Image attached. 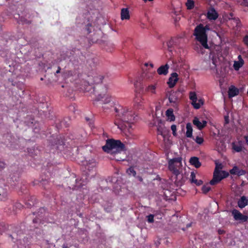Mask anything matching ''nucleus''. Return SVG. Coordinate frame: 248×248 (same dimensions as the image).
<instances>
[{
  "mask_svg": "<svg viewBox=\"0 0 248 248\" xmlns=\"http://www.w3.org/2000/svg\"><path fill=\"white\" fill-rule=\"evenodd\" d=\"M224 232H225L223 230H220V229H219L218 230V233L219 234H222L224 233Z\"/></svg>",
  "mask_w": 248,
  "mask_h": 248,
  "instance_id": "nucleus-59",
  "label": "nucleus"
},
{
  "mask_svg": "<svg viewBox=\"0 0 248 248\" xmlns=\"http://www.w3.org/2000/svg\"><path fill=\"white\" fill-rule=\"evenodd\" d=\"M12 82V85L14 86H16V87H18V83H17L16 82H14L13 81H11Z\"/></svg>",
  "mask_w": 248,
  "mask_h": 248,
  "instance_id": "nucleus-57",
  "label": "nucleus"
},
{
  "mask_svg": "<svg viewBox=\"0 0 248 248\" xmlns=\"http://www.w3.org/2000/svg\"><path fill=\"white\" fill-rule=\"evenodd\" d=\"M126 172L129 175H133V176H136V172L134 170V169L132 167H129L127 170Z\"/></svg>",
  "mask_w": 248,
  "mask_h": 248,
  "instance_id": "nucleus-33",
  "label": "nucleus"
},
{
  "mask_svg": "<svg viewBox=\"0 0 248 248\" xmlns=\"http://www.w3.org/2000/svg\"><path fill=\"white\" fill-rule=\"evenodd\" d=\"M104 78V77L101 75H99L94 77V81L97 83L99 84L100 83L102 82V80Z\"/></svg>",
  "mask_w": 248,
  "mask_h": 248,
  "instance_id": "nucleus-36",
  "label": "nucleus"
},
{
  "mask_svg": "<svg viewBox=\"0 0 248 248\" xmlns=\"http://www.w3.org/2000/svg\"><path fill=\"white\" fill-rule=\"evenodd\" d=\"M155 85H149L147 88V90L148 91H150L152 93H155Z\"/></svg>",
  "mask_w": 248,
  "mask_h": 248,
  "instance_id": "nucleus-46",
  "label": "nucleus"
},
{
  "mask_svg": "<svg viewBox=\"0 0 248 248\" xmlns=\"http://www.w3.org/2000/svg\"><path fill=\"white\" fill-rule=\"evenodd\" d=\"M189 99L192 101V105L195 109L200 108V104H197V97L195 92H191L189 93Z\"/></svg>",
  "mask_w": 248,
  "mask_h": 248,
  "instance_id": "nucleus-14",
  "label": "nucleus"
},
{
  "mask_svg": "<svg viewBox=\"0 0 248 248\" xmlns=\"http://www.w3.org/2000/svg\"><path fill=\"white\" fill-rule=\"evenodd\" d=\"M239 93V89L234 86L232 85L229 89L228 95L230 98L237 95Z\"/></svg>",
  "mask_w": 248,
  "mask_h": 248,
  "instance_id": "nucleus-18",
  "label": "nucleus"
},
{
  "mask_svg": "<svg viewBox=\"0 0 248 248\" xmlns=\"http://www.w3.org/2000/svg\"><path fill=\"white\" fill-rule=\"evenodd\" d=\"M193 139L195 141V142L199 144H202L204 140L202 138L199 136H197L195 139L194 138Z\"/></svg>",
  "mask_w": 248,
  "mask_h": 248,
  "instance_id": "nucleus-41",
  "label": "nucleus"
},
{
  "mask_svg": "<svg viewBox=\"0 0 248 248\" xmlns=\"http://www.w3.org/2000/svg\"><path fill=\"white\" fill-rule=\"evenodd\" d=\"M193 124L196 125L199 129L202 130L203 129L202 126V123L199 121V119L197 117H195L193 120Z\"/></svg>",
  "mask_w": 248,
  "mask_h": 248,
  "instance_id": "nucleus-31",
  "label": "nucleus"
},
{
  "mask_svg": "<svg viewBox=\"0 0 248 248\" xmlns=\"http://www.w3.org/2000/svg\"><path fill=\"white\" fill-rule=\"evenodd\" d=\"M134 107L136 109L141 108L143 104V99L140 93H137L134 99Z\"/></svg>",
  "mask_w": 248,
  "mask_h": 248,
  "instance_id": "nucleus-13",
  "label": "nucleus"
},
{
  "mask_svg": "<svg viewBox=\"0 0 248 248\" xmlns=\"http://www.w3.org/2000/svg\"><path fill=\"white\" fill-rule=\"evenodd\" d=\"M8 193L6 188L0 187V200H5L7 199Z\"/></svg>",
  "mask_w": 248,
  "mask_h": 248,
  "instance_id": "nucleus-26",
  "label": "nucleus"
},
{
  "mask_svg": "<svg viewBox=\"0 0 248 248\" xmlns=\"http://www.w3.org/2000/svg\"><path fill=\"white\" fill-rule=\"evenodd\" d=\"M178 75L176 72H173L170 74V77L169 78L167 84L170 88H173L178 81Z\"/></svg>",
  "mask_w": 248,
  "mask_h": 248,
  "instance_id": "nucleus-10",
  "label": "nucleus"
},
{
  "mask_svg": "<svg viewBox=\"0 0 248 248\" xmlns=\"http://www.w3.org/2000/svg\"><path fill=\"white\" fill-rule=\"evenodd\" d=\"M21 13H24V16L28 17V18H31V15L30 14V12L28 10L25 9Z\"/></svg>",
  "mask_w": 248,
  "mask_h": 248,
  "instance_id": "nucleus-45",
  "label": "nucleus"
},
{
  "mask_svg": "<svg viewBox=\"0 0 248 248\" xmlns=\"http://www.w3.org/2000/svg\"><path fill=\"white\" fill-rule=\"evenodd\" d=\"M46 213V209L44 207H42L39 209L38 211L36 213L37 216L40 218L44 217Z\"/></svg>",
  "mask_w": 248,
  "mask_h": 248,
  "instance_id": "nucleus-30",
  "label": "nucleus"
},
{
  "mask_svg": "<svg viewBox=\"0 0 248 248\" xmlns=\"http://www.w3.org/2000/svg\"><path fill=\"white\" fill-rule=\"evenodd\" d=\"M5 226L3 224H0V234H1L6 230Z\"/></svg>",
  "mask_w": 248,
  "mask_h": 248,
  "instance_id": "nucleus-48",
  "label": "nucleus"
},
{
  "mask_svg": "<svg viewBox=\"0 0 248 248\" xmlns=\"http://www.w3.org/2000/svg\"><path fill=\"white\" fill-rule=\"evenodd\" d=\"M32 222L34 224L38 223L41 222V219L40 217H38L37 216L36 218H34L32 220Z\"/></svg>",
  "mask_w": 248,
  "mask_h": 248,
  "instance_id": "nucleus-50",
  "label": "nucleus"
},
{
  "mask_svg": "<svg viewBox=\"0 0 248 248\" xmlns=\"http://www.w3.org/2000/svg\"><path fill=\"white\" fill-rule=\"evenodd\" d=\"M219 169H222L221 164H219L218 166L216 165L213 173V179L210 182L211 185H215L220 182L222 179L221 171L219 170Z\"/></svg>",
  "mask_w": 248,
  "mask_h": 248,
  "instance_id": "nucleus-7",
  "label": "nucleus"
},
{
  "mask_svg": "<svg viewBox=\"0 0 248 248\" xmlns=\"http://www.w3.org/2000/svg\"><path fill=\"white\" fill-rule=\"evenodd\" d=\"M121 17L122 20H127L130 18L129 12L128 8L122 9L121 12Z\"/></svg>",
  "mask_w": 248,
  "mask_h": 248,
  "instance_id": "nucleus-23",
  "label": "nucleus"
},
{
  "mask_svg": "<svg viewBox=\"0 0 248 248\" xmlns=\"http://www.w3.org/2000/svg\"><path fill=\"white\" fill-rule=\"evenodd\" d=\"M65 125V127H67V126L66 125V124L65 121H63L61 122V126Z\"/></svg>",
  "mask_w": 248,
  "mask_h": 248,
  "instance_id": "nucleus-61",
  "label": "nucleus"
},
{
  "mask_svg": "<svg viewBox=\"0 0 248 248\" xmlns=\"http://www.w3.org/2000/svg\"><path fill=\"white\" fill-rule=\"evenodd\" d=\"M103 150L111 155H116L125 150V145L119 140L108 139L105 145L102 147Z\"/></svg>",
  "mask_w": 248,
  "mask_h": 248,
  "instance_id": "nucleus-4",
  "label": "nucleus"
},
{
  "mask_svg": "<svg viewBox=\"0 0 248 248\" xmlns=\"http://www.w3.org/2000/svg\"><path fill=\"white\" fill-rule=\"evenodd\" d=\"M80 54V51L78 49L74 48L71 50L61 52L60 54V57L61 59L63 60H66L67 59H69V60H70V58L72 56L71 55H76L77 56H78Z\"/></svg>",
  "mask_w": 248,
  "mask_h": 248,
  "instance_id": "nucleus-8",
  "label": "nucleus"
},
{
  "mask_svg": "<svg viewBox=\"0 0 248 248\" xmlns=\"http://www.w3.org/2000/svg\"><path fill=\"white\" fill-rule=\"evenodd\" d=\"M210 189L211 187L209 186H207L205 185L203 186L202 188V193L204 194H206L208 193L210 190Z\"/></svg>",
  "mask_w": 248,
  "mask_h": 248,
  "instance_id": "nucleus-39",
  "label": "nucleus"
},
{
  "mask_svg": "<svg viewBox=\"0 0 248 248\" xmlns=\"http://www.w3.org/2000/svg\"><path fill=\"white\" fill-rule=\"evenodd\" d=\"M70 61L74 65H77L79 63L80 61L81 60V57L82 56V53L80 51V55L77 56L76 55H71Z\"/></svg>",
  "mask_w": 248,
  "mask_h": 248,
  "instance_id": "nucleus-20",
  "label": "nucleus"
},
{
  "mask_svg": "<svg viewBox=\"0 0 248 248\" xmlns=\"http://www.w3.org/2000/svg\"><path fill=\"white\" fill-rule=\"evenodd\" d=\"M189 162L191 165L194 166L196 168H199L201 166V163L199 161V158L193 156L190 158Z\"/></svg>",
  "mask_w": 248,
  "mask_h": 248,
  "instance_id": "nucleus-22",
  "label": "nucleus"
},
{
  "mask_svg": "<svg viewBox=\"0 0 248 248\" xmlns=\"http://www.w3.org/2000/svg\"><path fill=\"white\" fill-rule=\"evenodd\" d=\"M5 163L3 161H0V171L5 168Z\"/></svg>",
  "mask_w": 248,
  "mask_h": 248,
  "instance_id": "nucleus-49",
  "label": "nucleus"
},
{
  "mask_svg": "<svg viewBox=\"0 0 248 248\" xmlns=\"http://www.w3.org/2000/svg\"><path fill=\"white\" fill-rule=\"evenodd\" d=\"M23 86V84H21L18 83V87H17L18 88H20L21 90L22 89V87Z\"/></svg>",
  "mask_w": 248,
  "mask_h": 248,
  "instance_id": "nucleus-62",
  "label": "nucleus"
},
{
  "mask_svg": "<svg viewBox=\"0 0 248 248\" xmlns=\"http://www.w3.org/2000/svg\"><path fill=\"white\" fill-rule=\"evenodd\" d=\"M221 177H222V179L223 178H227L229 175V173L226 171L223 170L221 171Z\"/></svg>",
  "mask_w": 248,
  "mask_h": 248,
  "instance_id": "nucleus-47",
  "label": "nucleus"
},
{
  "mask_svg": "<svg viewBox=\"0 0 248 248\" xmlns=\"http://www.w3.org/2000/svg\"><path fill=\"white\" fill-rule=\"evenodd\" d=\"M178 39L175 38H171L167 43L168 50L169 51H172L175 46H176L178 43Z\"/></svg>",
  "mask_w": 248,
  "mask_h": 248,
  "instance_id": "nucleus-15",
  "label": "nucleus"
},
{
  "mask_svg": "<svg viewBox=\"0 0 248 248\" xmlns=\"http://www.w3.org/2000/svg\"><path fill=\"white\" fill-rule=\"evenodd\" d=\"M207 122L205 120L202 121V126H203V128L205 127L206 125Z\"/></svg>",
  "mask_w": 248,
  "mask_h": 248,
  "instance_id": "nucleus-54",
  "label": "nucleus"
},
{
  "mask_svg": "<svg viewBox=\"0 0 248 248\" xmlns=\"http://www.w3.org/2000/svg\"><path fill=\"white\" fill-rule=\"evenodd\" d=\"M190 181L191 183H194L197 186H200L203 184V181L202 180L196 179V175L194 172H191V173Z\"/></svg>",
  "mask_w": 248,
  "mask_h": 248,
  "instance_id": "nucleus-21",
  "label": "nucleus"
},
{
  "mask_svg": "<svg viewBox=\"0 0 248 248\" xmlns=\"http://www.w3.org/2000/svg\"><path fill=\"white\" fill-rule=\"evenodd\" d=\"M182 160L181 157H178L171 159L168 162L169 169L175 175V183L177 186H181L185 182L183 174H181L179 170L182 166Z\"/></svg>",
  "mask_w": 248,
  "mask_h": 248,
  "instance_id": "nucleus-2",
  "label": "nucleus"
},
{
  "mask_svg": "<svg viewBox=\"0 0 248 248\" xmlns=\"http://www.w3.org/2000/svg\"><path fill=\"white\" fill-rule=\"evenodd\" d=\"M248 204V198L245 196H241V198L237 201L238 206L243 209Z\"/></svg>",
  "mask_w": 248,
  "mask_h": 248,
  "instance_id": "nucleus-16",
  "label": "nucleus"
},
{
  "mask_svg": "<svg viewBox=\"0 0 248 248\" xmlns=\"http://www.w3.org/2000/svg\"><path fill=\"white\" fill-rule=\"evenodd\" d=\"M97 162L94 159L86 161L85 169L87 170L86 174L89 177H93L96 174Z\"/></svg>",
  "mask_w": 248,
  "mask_h": 248,
  "instance_id": "nucleus-6",
  "label": "nucleus"
},
{
  "mask_svg": "<svg viewBox=\"0 0 248 248\" xmlns=\"http://www.w3.org/2000/svg\"><path fill=\"white\" fill-rule=\"evenodd\" d=\"M231 212L235 220L239 221L241 222H245L248 221V217L246 215H243L238 210L234 209Z\"/></svg>",
  "mask_w": 248,
  "mask_h": 248,
  "instance_id": "nucleus-9",
  "label": "nucleus"
},
{
  "mask_svg": "<svg viewBox=\"0 0 248 248\" xmlns=\"http://www.w3.org/2000/svg\"><path fill=\"white\" fill-rule=\"evenodd\" d=\"M93 27L91 23H89L86 25V30L87 31V33H90L92 32Z\"/></svg>",
  "mask_w": 248,
  "mask_h": 248,
  "instance_id": "nucleus-42",
  "label": "nucleus"
},
{
  "mask_svg": "<svg viewBox=\"0 0 248 248\" xmlns=\"http://www.w3.org/2000/svg\"><path fill=\"white\" fill-rule=\"evenodd\" d=\"M181 93L180 89H178L176 91L171 90L166 92V98H168L170 103L172 104V106L177 108L178 106L179 95Z\"/></svg>",
  "mask_w": 248,
  "mask_h": 248,
  "instance_id": "nucleus-5",
  "label": "nucleus"
},
{
  "mask_svg": "<svg viewBox=\"0 0 248 248\" xmlns=\"http://www.w3.org/2000/svg\"><path fill=\"white\" fill-rule=\"evenodd\" d=\"M186 136L187 138H193L192 136V127L190 123H188L186 125Z\"/></svg>",
  "mask_w": 248,
  "mask_h": 248,
  "instance_id": "nucleus-24",
  "label": "nucleus"
},
{
  "mask_svg": "<svg viewBox=\"0 0 248 248\" xmlns=\"http://www.w3.org/2000/svg\"><path fill=\"white\" fill-rule=\"evenodd\" d=\"M197 104H200V107H201V106H202V105H203V101L202 100V99H199V100H198V103H197Z\"/></svg>",
  "mask_w": 248,
  "mask_h": 248,
  "instance_id": "nucleus-55",
  "label": "nucleus"
},
{
  "mask_svg": "<svg viewBox=\"0 0 248 248\" xmlns=\"http://www.w3.org/2000/svg\"><path fill=\"white\" fill-rule=\"evenodd\" d=\"M243 42L247 46H248V35L245 36L243 39Z\"/></svg>",
  "mask_w": 248,
  "mask_h": 248,
  "instance_id": "nucleus-51",
  "label": "nucleus"
},
{
  "mask_svg": "<svg viewBox=\"0 0 248 248\" xmlns=\"http://www.w3.org/2000/svg\"><path fill=\"white\" fill-rule=\"evenodd\" d=\"M48 182L46 180H42L41 182H40L39 185L42 186L44 189H46V185L48 184Z\"/></svg>",
  "mask_w": 248,
  "mask_h": 248,
  "instance_id": "nucleus-43",
  "label": "nucleus"
},
{
  "mask_svg": "<svg viewBox=\"0 0 248 248\" xmlns=\"http://www.w3.org/2000/svg\"><path fill=\"white\" fill-rule=\"evenodd\" d=\"M171 129L172 131V134H173V135L174 136H177V133H176L177 128H176V125H175V124H172L171 126Z\"/></svg>",
  "mask_w": 248,
  "mask_h": 248,
  "instance_id": "nucleus-44",
  "label": "nucleus"
},
{
  "mask_svg": "<svg viewBox=\"0 0 248 248\" xmlns=\"http://www.w3.org/2000/svg\"><path fill=\"white\" fill-rule=\"evenodd\" d=\"M232 149L237 152H240L242 150V147L241 145H236L234 142L232 143Z\"/></svg>",
  "mask_w": 248,
  "mask_h": 248,
  "instance_id": "nucleus-34",
  "label": "nucleus"
},
{
  "mask_svg": "<svg viewBox=\"0 0 248 248\" xmlns=\"http://www.w3.org/2000/svg\"><path fill=\"white\" fill-rule=\"evenodd\" d=\"M209 30H210V28L209 25L204 26L202 24L200 23L195 27L193 33L196 40L201 44L204 48L206 49L209 48L207 44V34L206 33L207 31Z\"/></svg>",
  "mask_w": 248,
  "mask_h": 248,
  "instance_id": "nucleus-3",
  "label": "nucleus"
},
{
  "mask_svg": "<svg viewBox=\"0 0 248 248\" xmlns=\"http://www.w3.org/2000/svg\"><path fill=\"white\" fill-rule=\"evenodd\" d=\"M62 248H69L67 243H64L62 246Z\"/></svg>",
  "mask_w": 248,
  "mask_h": 248,
  "instance_id": "nucleus-56",
  "label": "nucleus"
},
{
  "mask_svg": "<svg viewBox=\"0 0 248 248\" xmlns=\"http://www.w3.org/2000/svg\"><path fill=\"white\" fill-rule=\"evenodd\" d=\"M160 124H158L157 128V134L158 135H163V127L162 126L161 120L159 121Z\"/></svg>",
  "mask_w": 248,
  "mask_h": 248,
  "instance_id": "nucleus-37",
  "label": "nucleus"
},
{
  "mask_svg": "<svg viewBox=\"0 0 248 248\" xmlns=\"http://www.w3.org/2000/svg\"><path fill=\"white\" fill-rule=\"evenodd\" d=\"M110 98L106 96L105 93L98 94L94 100L95 102L100 101L101 104H106L110 102Z\"/></svg>",
  "mask_w": 248,
  "mask_h": 248,
  "instance_id": "nucleus-11",
  "label": "nucleus"
},
{
  "mask_svg": "<svg viewBox=\"0 0 248 248\" xmlns=\"http://www.w3.org/2000/svg\"><path fill=\"white\" fill-rule=\"evenodd\" d=\"M28 17L24 16V13H21V16H19V20L23 24H30L31 23V20L28 19Z\"/></svg>",
  "mask_w": 248,
  "mask_h": 248,
  "instance_id": "nucleus-29",
  "label": "nucleus"
},
{
  "mask_svg": "<svg viewBox=\"0 0 248 248\" xmlns=\"http://www.w3.org/2000/svg\"><path fill=\"white\" fill-rule=\"evenodd\" d=\"M36 199L35 197L32 196L30 197V199L26 202V205L28 208H31L36 203Z\"/></svg>",
  "mask_w": 248,
  "mask_h": 248,
  "instance_id": "nucleus-28",
  "label": "nucleus"
},
{
  "mask_svg": "<svg viewBox=\"0 0 248 248\" xmlns=\"http://www.w3.org/2000/svg\"><path fill=\"white\" fill-rule=\"evenodd\" d=\"M186 5L187 9L191 10L194 7V1L193 0H187Z\"/></svg>",
  "mask_w": 248,
  "mask_h": 248,
  "instance_id": "nucleus-32",
  "label": "nucleus"
},
{
  "mask_svg": "<svg viewBox=\"0 0 248 248\" xmlns=\"http://www.w3.org/2000/svg\"><path fill=\"white\" fill-rule=\"evenodd\" d=\"M169 65L168 64L160 66L157 70V73L160 75H166L168 73Z\"/></svg>",
  "mask_w": 248,
  "mask_h": 248,
  "instance_id": "nucleus-17",
  "label": "nucleus"
},
{
  "mask_svg": "<svg viewBox=\"0 0 248 248\" xmlns=\"http://www.w3.org/2000/svg\"><path fill=\"white\" fill-rule=\"evenodd\" d=\"M216 62H217L216 59H212V63L214 65H215V67L217 66Z\"/></svg>",
  "mask_w": 248,
  "mask_h": 248,
  "instance_id": "nucleus-60",
  "label": "nucleus"
},
{
  "mask_svg": "<svg viewBox=\"0 0 248 248\" xmlns=\"http://www.w3.org/2000/svg\"><path fill=\"white\" fill-rule=\"evenodd\" d=\"M15 234H14V236L13 235H12V234H9V236L12 239V240L14 241V239H17V237L15 238Z\"/></svg>",
  "mask_w": 248,
  "mask_h": 248,
  "instance_id": "nucleus-53",
  "label": "nucleus"
},
{
  "mask_svg": "<svg viewBox=\"0 0 248 248\" xmlns=\"http://www.w3.org/2000/svg\"><path fill=\"white\" fill-rule=\"evenodd\" d=\"M136 178L137 179L138 181H139L140 182H142L143 181V179L141 176H136Z\"/></svg>",
  "mask_w": 248,
  "mask_h": 248,
  "instance_id": "nucleus-52",
  "label": "nucleus"
},
{
  "mask_svg": "<svg viewBox=\"0 0 248 248\" xmlns=\"http://www.w3.org/2000/svg\"><path fill=\"white\" fill-rule=\"evenodd\" d=\"M229 173L232 175H236L238 176L244 175L247 173L246 170L240 169L238 166H234L230 170Z\"/></svg>",
  "mask_w": 248,
  "mask_h": 248,
  "instance_id": "nucleus-12",
  "label": "nucleus"
},
{
  "mask_svg": "<svg viewBox=\"0 0 248 248\" xmlns=\"http://www.w3.org/2000/svg\"><path fill=\"white\" fill-rule=\"evenodd\" d=\"M166 115L168 117V120L170 122L174 121L175 120V117L173 114V110L172 108L167 109L166 112Z\"/></svg>",
  "mask_w": 248,
  "mask_h": 248,
  "instance_id": "nucleus-25",
  "label": "nucleus"
},
{
  "mask_svg": "<svg viewBox=\"0 0 248 248\" xmlns=\"http://www.w3.org/2000/svg\"><path fill=\"white\" fill-rule=\"evenodd\" d=\"M218 15L214 8H211L207 13V18L210 20H216Z\"/></svg>",
  "mask_w": 248,
  "mask_h": 248,
  "instance_id": "nucleus-19",
  "label": "nucleus"
},
{
  "mask_svg": "<svg viewBox=\"0 0 248 248\" xmlns=\"http://www.w3.org/2000/svg\"><path fill=\"white\" fill-rule=\"evenodd\" d=\"M61 69V67L60 66H59L58 70L56 72V73L58 74V73H60Z\"/></svg>",
  "mask_w": 248,
  "mask_h": 248,
  "instance_id": "nucleus-63",
  "label": "nucleus"
},
{
  "mask_svg": "<svg viewBox=\"0 0 248 248\" xmlns=\"http://www.w3.org/2000/svg\"><path fill=\"white\" fill-rule=\"evenodd\" d=\"M116 112L114 124L118 126L122 131L127 129L128 130L132 127V124L137 120V115L132 110L127 108H123L119 106L114 107Z\"/></svg>",
  "mask_w": 248,
  "mask_h": 248,
  "instance_id": "nucleus-1",
  "label": "nucleus"
},
{
  "mask_svg": "<svg viewBox=\"0 0 248 248\" xmlns=\"http://www.w3.org/2000/svg\"><path fill=\"white\" fill-rule=\"evenodd\" d=\"M243 1V4L245 6H248V0H242Z\"/></svg>",
  "mask_w": 248,
  "mask_h": 248,
  "instance_id": "nucleus-58",
  "label": "nucleus"
},
{
  "mask_svg": "<svg viewBox=\"0 0 248 248\" xmlns=\"http://www.w3.org/2000/svg\"><path fill=\"white\" fill-rule=\"evenodd\" d=\"M76 185L74 186L72 188L69 186L70 188H72L73 190H77L78 188H81L82 186V185L81 183H79L77 179L76 180Z\"/></svg>",
  "mask_w": 248,
  "mask_h": 248,
  "instance_id": "nucleus-38",
  "label": "nucleus"
},
{
  "mask_svg": "<svg viewBox=\"0 0 248 248\" xmlns=\"http://www.w3.org/2000/svg\"><path fill=\"white\" fill-rule=\"evenodd\" d=\"M245 138L246 139V144L248 145V138L246 136Z\"/></svg>",
  "mask_w": 248,
  "mask_h": 248,
  "instance_id": "nucleus-64",
  "label": "nucleus"
},
{
  "mask_svg": "<svg viewBox=\"0 0 248 248\" xmlns=\"http://www.w3.org/2000/svg\"><path fill=\"white\" fill-rule=\"evenodd\" d=\"M154 217L155 216L153 214H150L149 215L146 216L148 222L150 223H153L154 222Z\"/></svg>",
  "mask_w": 248,
  "mask_h": 248,
  "instance_id": "nucleus-40",
  "label": "nucleus"
},
{
  "mask_svg": "<svg viewBox=\"0 0 248 248\" xmlns=\"http://www.w3.org/2000/svg\"><path fill=\"white\" fill-rule=\"evenodd\" d=\"M244 62L242 59L238 61H235L233 64V68L235 70L238 71L241 67L243 66Z\"/></svg>",
  "mask_w": 248,
  "mask_h": 248,
  "instance_id": "nucleus-27",
  "label": "nucleus"
},
{
  "mask_svg": "<svg viewBox=\"0 0 248 248\" xmlns=\"http://www.w3.org/2000/svg\"><path fill=\"white\" fill-rule=\"evenodd\" d=\"M51 246H52V244L49 242L48 240H44L42 242V248H49Z\"/></svg>",
  "mask_w": 248,
  "mask_h": 248,
  "instance_id": "nucleus-35",
  "label": "nucleus"
}]
</instances>
